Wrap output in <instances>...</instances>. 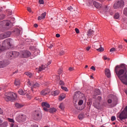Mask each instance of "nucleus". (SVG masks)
Segmentation results:
<instances>
[{
    "label": "nucleus",
    "instance_id": "cd10ccee",
    "mask_svg": "<svg viewBox=\"0 0 127 127\" xmlns=\"http://www.w3.org/2000/svg\"><path fill=\"white\" fill-rule=\"evenodd\" d=\"M49 111L50 113L53 114V113L56 112L57 110L55 108H50Z\"/></svg>",
    "mask_w": 127,
    "mask_h": 127
},
{
    "label": "nucleus",
    "instance_id": "3c124183",
    "mask_svg": "<svg viewBox=\"0 0 127 127\" xmlns=\"http://www.w3.org/2000/svg\"><path fill=\"white\" fill-rule=\"evenodd\" d=\"M27 9L28 10V11H29V12H32V11H31V8L30 7H28L27 8Z\"/></svg>",
    "mask_w": 127,
    "mask_h": 127
},
{
    "label": "nucleus",
    "instance_id": "f3484780",
    "mask_svg": "<svg viewBox=\"0 0 127 127\" xmlns=\"http://www.w3.org/2000/svg\"><path fill=\"white\" fill-rule=\"evenodd\" d=\"M42 106L43 108H50V104L47 102H44L42 103Z\"/></svg>",
    "mask_w": 127,
    "mask_h": 127
},
{
    "label": "nucleus",
    "instance_id": "79ce46f5",
    "mask_svg": "<svg viewBox=\"0 0 127 127\" xmlns=\"http://www.w3.org/2000/svg\"><path fill=\"white\" fill-rule=\"evenodd\" d=\"M97 50V51H99V52H101L102 51H104V48H103L102 47H100L99 49H98Z\"/></svg>",
    "mask_w": 127,
    "mask_h": 127
},
{
    "label": "nucleus",
    "instance_id": "ddd939ff",
    "mask_svg": "<svg viewBox=\"0 0 127 127\" xmlns=\"http://www.w3.org/2000/svg\"><path fill=\"white\" fill-rule=\"evenodd\" d=\"M49 93H50V90L48 88H46L41 91V94H42V96H45L47 95V94H49Z\"/></svg>",
    "mask_w": 127,
    "mask_h": 127
},
{
    "label": "nucleus",
    "instance_id": "f257e3e1",
    "mask_svg": "<svg viewBox=\"0 0 127 127\" xmlns=\"http://www.w3.org/2000/svg\"><path fill=\"white\" fill-rule=\"evenodd\" d=\"M115 73L121 82L124 85H127V70L126 65L124 64L117 65L115 68Z\"/></svg>",
    "mask_w": 127,
    "mask_h": 127
},
{
    "label": "nucleus",
    "instance_id": "412c9836",
    "mask_svg": "<svg viewBox=\"0 0 127 127\" xmlns=\"http://www.w3.org/2000/svg\"><path fill=\"white\" fill-rule=\"evenodd\" d=\"M80 40L82 44H86V43L88 42V40L85 39V38L84 37H80Z\"/></svg>",
    "mask_w": 127,
    "mask_h": 127
},
{
    "label": "nucleus",
    "instance_id": "6ab92c4d",
    "mask_svg": "<svg viewBox=\"0 0 127 127\" xmlns=\"http://www.w3.org/2000/svg\"><path fill=\"white\" fill-rule=\"evenodd\" d=\"M46 16V12H45L41 15V16H39L38 18V20H42V19H44L45 18V17Z\"/></svg>",
    "mask_w": 127,
    "mask_h": 127
},
{
    "label": "nucleus",
    "instance_id": "4468645a",
    "mask_svg": "<svg viewBox=\"0 0 127 127\" xmlns=\"http://www.w3.org/2000/svg\"><path fill=\"white\" fill-rule=\"evenodd\" d=\"M39 87H40V84L38 83H36L32 85L31 87V89L32 92H33V91H35L34 89H37V88H39Z\"/></svg>",
    "mask_w": 127,
    "mask_h": 127
},
{
    "label": "nucleus",
    "instance_id": "f8f14e48",
    "mask_svg": "<svg viewBox=\"0 0 127 127\" xmlns=\"http://www.w3.org/2000/svg\"><path fill=\"white\" fill-rule=\"evenodd\" d=\"M7 55L9 58L12 57H17L19 55V53L17 52H7Z\"/></svg>",
    "mask_w": 127,
    "mask_h": 127
},
{
    "label": "nucleus",
    "instance_id": "a19ab883",
    "mask_svg": "<svg viewBox=\"0 0 127 127\" xmlns=\"http://www.w3.org/2000/svg\"><path fill=\"white\" fill-rule=\"evenodd\" d=\"M64 54H65V51H64V50L61 51V52H60V55H64Z\"/></svg>",
    "mask_w": 127,
    "mask_h": 127
},
{
    "label": "nucleus",
    "instance_id": "423d86ee",
    "mask_svg": "<svg viewBox=\"0 0 127 127\" xmlns=\"http://www.w3.org/2000/svg\"><path fill=\"white\" fill-rule=\"evenodd\" d=\"M1 23H3L4 25L3 28L5 30H8L11 28V22L8 20H5L1 22Z\"/></svg>",
    "mask_w": 127,
    "mask_h": 127
},
{
    "label": "nucleus",
    "instance_id": "774afa93",
    "mask_svg": "<svg viewBox=\"0 0 127 127\" xmlns=\"http://www.w3.org/2000/svg\"><path fill=\"white\" fill-rule=\"evenodd\" d=\"M10 127H13V124H10Z\"/></svg>",
    "mask_w": 127,
    "mask_h": 127
},
{
    "label": "nucleus",
    "instance_id": "f03ea898",
    "mask_svg": "<svg viewBox=\"0 0 127 127\" xmlns=\"http://www.w3.org/2000/svg\"><path fill=\"white\" fill-rule=\"evenodd\" d=\"M4 99L6 102H14L17 99V95L12 92H7L5 94Z\"/></svg>",
    "mask_w": 127,
    "mask_h": 127
},
{
    "label": "nucleus",
    "instance_id": "4c0bfd02",
    "mask_svg": "<svg viewBox=\"0 0 127 127\" xmlns=\"http://www.w3.org/2000/svg\"><path fill=\"white\" fill-rule=\"evenodd\" d=\"M62 90H64V91H65V92H68V88H67V87H64V86H62L61 87Z\"/></svg>",
    "mask_w": 127,
    "mask_h": 127
},
{
    "label": "nucleus",
    "instance_id": "c756f323",
    "mask_svg": "<svg viewBox=\"0 0 127 127\" xmlns=\"http://www.w3.org/2000/svg\"><path fill=\"white\" fill-rule=\"evenodd\" d=\"M25 74L27 75L28 77H29V78H31L32 77V73L29 72H25Z\"/></svg>",
    "mask_w": 127,
    "mask_h": 127
},
{
    "label": "nucleus",
    "instance_id": "6e6d98bb",
    "mask_svg": "<svg viewBox=\"0 0 127 127\" xmlns=\"http://www.w3.org/2000/svg\"><path fill=\"white\" fill-rule=\"evenodd\" d=\"M43 110L45 111V112H48V111H49V110L47 109V107H43Z\"/></svg>",
    "mask_w": 127,
    "mask_h": 127
},
{
    "label": "nucleus",
    "instance_id": "e2e57ef3",
    "mask_svg": "<svg viewBox=\"0 0 127 127\" xmlns=\"http://www.w3.org/2000/svg\"><path fill=\"white\" fill-rule=\"evenodd\" d=\"M118 48H119V49H123V45H119L118 46Z\"/></svg>",
    "mask_w": 127,
    "mask_h": 127
},
{
    "label": "nucleus",
    "instance_id": "0eeeda50",
    "mask_svg": "<svg viewBox=\"0 0 127 127\" xmlns=\"http://www.w3.org/2000/svg\"><path fill=\"white\" fill-rule=\"evenodd\" d=\"M111 99H109L107 100L108 104H112L113 103V106H117L118 105V98L116 96H115L113 95H110Z\"/></svg>",
    "mask_w": 127,
    "mask_h": 127
},
{
    "label": "nucleus",
    "instance_id": "2eb2a0df",
    "mask_svg": "<svg viewBox=\"0 0 127 127\" xmlns=\"http://www.w3.org/2000/svg\"><path fill=\"white\" fill-rule=\"evenodd\" d=\"M93 106L97 110H100V101H96L93 104Z\"/></svg>",
    "mask_w": 127,
    "mask_h": 127
},
{
    "label": "nucleus",
    "instance_id": "2f4dec72",
    "mask_svg": "<svg viewBox=\"0 0 127 127\" xmlns=\"http://www.w3.org/2000/svg\"><path fill=\"white\" fill-rule=\"evenodd\" d=\"M123 13L126 16H127V7L124 8L123 10Z\"/></svg>",
    "mask_w": 127,
    "mask_h": 127
},
{
    "label": "nucleus",
    "instance_id": "5fc2aeb1",
    "mask_svg": "<svg viewBox=\"0 0 127 127\" xmlns=\"http://www.w3.org/2000/svg\"><path fill=\"white\" fill-rule=\"evenodd\" d=\"M0 39H4L3 34H0Z\"/></svg>",
    "mask_w": 127,
    "mask_h": 127
},
{
    "label": "nucleus",
    "instance_id": "9b49d317",
    "mask_svg": "<svg viewBox=\"0 0 127 127\" xmlns=\"http://www.w3.org/2000/svg\"><path fill=\"white\" fill-rule=\"evenodd\" d=\"M9 64V62L8 60H4L0 61V68H4L6 66L8 65Z\"/></svg>",
    "mask_w": 127,
    "mask_h": 127
},
{
    "label": "nucleus",
    "instance_id": "603ef678",
    "mask_svg": "<svg viewBox=\"0 0 127 127\" xmlns=\"http://www.w3.org/2000/svg\"><path fill=\"white\" fill-rule=\"evenodd\" d=\"M67 9L70 10V11H72L73 10V7H72V6L68 7Z\"/></svg>",
    "mask_w": 127,
    "mask_h": 127
},
{
    "label": "nucleus",
    "instance_id": "393cba45",
    "mask_svg": "<svg viewBox=\"0 0 127 127\" xmlns=\"http://www.w3.org/2000/svg\"><path fill=\"white\" fill-rule=\"evenodd\" d=\"M93 33H94V31H93V30H89V31H88L87 32V36L88 37H90V36H91V35H93Z\"/></svg>",
    "mask_w": 127,
    "mask_h": 127
},
{
    "label": "nucleus",
    "instance_id": "338daca9",
    "mask_svg": "<svg viewBox=\"0 0 127 127\" xmlns=\"http://www.w3.org/2000/svg\"><path fill=\"white\" fill-rule=\"evenodd\" d=\"M56 37H59L60 36V34H57L56 35Z\"/></svg>",
    "mask_w": 127,
    "mask_h": 127
},
{
    "label": "nucleus",
    "instance_id": "8fccbe9b",
    "mask_svg": "<svg viewBox=\"0 0 127 127\" xmlns=\"http://www.w3.org/2000/svg\"><path fill=\"white\" fill-rule=\"evenodd\" d=\"M34 54L35 56H37V55H38V51H35L34 52Z\"/></svg>",
    "mask_w": 127,
    "mask_h": 127
},
{
    "label": "nucleus",
    "instance_id": "bb28decb",
    "mask_svg": "<svg viewBox=\"0 0 127 127\" xmlns=\"http://www.w3.org/2000/svg\"><path fill=\"white\" fill-rule=\"evenodd\" d=\"M114 18H115V19H119L120 18V13H116L114 14Z\"/></svg>",
    "mask_w": 127,
    "mask_h": 127
},
{
    "label": "nucleus",
    "instance_id": "20e7f679",
    "mask_svg": "<svg viewBox=\"0 0 127 127\" xmlns=\"http://www.w3.org/2000/svg\"><path fill=\"white\" fill-rule=\"evenodd\" d=\"M125 6V1L123 0H118L116 1L113 5V7L115 9L118 8H122Z\"/></svg>",
    "mask_w": 127,
    "mask_h": 127
},
{
    "label": "nucleus",
    "instance_id": "0e129e2a",
    "mask_svg": "<svg viewBox=\"0 0 127 127\" xmlns=\"http://www.w3.org/2000/svg\"><path fill=\"white\" fill-rule=\"evenodd\" d=\"M31 127H38V125H33L31 126Z\"/></svg>",
    "mask_w": 127,
    "mask_h": 127
},
{
    "label": "nucleus",
    "instance_id": "c9c22d12",
    "mask_svg": "<svg viewBox=\"0 0 127 127\" xmlns=\"http://www.w3.org/2000/svg\"><path fill=\"white\" fill-rule=\"evenodd\" d=\"M8 121L9 122V123H12L11 124H13V126H14V120L13 119L8 118Z\"/></svg>",
    "mask_w": 127,
    "mask_h": 127
},
{
    "label": "nucleus",
    "instance_id": "473e14b6",
    "mask_svg": "<svg viewBox=\"0 0 127 127\" xmlns=\"http://www.w3.org/2000/svg\"><path fill=\"white\" fill-rule=\"evenodd\" d=\"M79 120L82 121L84 119V115L83 114H79L78 116Z\"/></svg>",
    "mask_w": 127,
    "mask_h": 127
},
{
    "label": "nucleus",
    "instance_id": "4d7b16f0",
    "mask_svg": "<svg viewBox=\"0 0 127 127\" xmlns=\"http://www.w3.org/2000/svg\"><path fill=\"white\" fill-rule=\"evenodd\" d=\"M75 108L76 109H77V110H79V111H82V109L78 107V105H75Z\"/></svg>",
    "mask_w": 127,
    "mask_h": 127
},
{
    "label": "nucleus",
    "instance_id": "09e8293b",
    "mask_svg": "<svg viewBox=\"0 0 127 127\" xmlns=\"http://www.w3.org/2000/svg\"><path fill=\"white\" fill-rule=\"evenodd\" d=\"M113 51H116V48H112L110 49V52H113Z\"/></svg>",
    "mask_w": 127,
    "mask_h": 127
},
{
    "label": "nucleus",
    "instance_id": "37998d69",
    "mask_svg": "<svg viewBox=\"0 0 127 127\" xmlns=\"http://www.w3.org/2000/svg\"><path fill=\"white\" fill-rule=\"evenodd\" d=\"M39 3H40V4H44V0H39Z\"/></svg>",
    "mask_w": 127,
    "mask_h": 127
},
{
    "label": "nucleus",
    "instance_id": "a211bd4d",
    "mask_svg": "<svg viewBox=\"0 0 127 127\" xmlns=\"http://www.w3.org/2000/svg\"><path fill=\"white\" fill-rule=\"evenodd\" d=\"M93 4L96 8H101L102 7V4H100L99 2L97 1H94Z\"/></svg>",
    "mask_w": 127,
    "mask_h": 127
},
{
    "label": "nucleus",
    "instance_id": "39448f33",
    "mask_svg": "<svg viewBox=\"0 0 127 127\" xmlns=\"http://www.w3.org/2000/svg\"><path fill=\"white\" fill-rule=\"evenodd\" d=\"M33 118H34V120H36V121H39V120L42 119V114L39 111H34L33 114Z\"/></svg>",
    "mask_w": 127,
    "mask_h": 127
},
{
    "label": "nucleus",
    "instance_id": "e433bc0d",
    "mask_svg": "<svg viewBox=\"0 0 127 127\" xmlns=\"http://www.w3.org/2000/svg\"><path fill=\"white\" fill-rule=\"evenodd\" d=\"M83 103H84V101H83V100H80L78 102V106H82V105H83Z\"/></svg>",
    "mask_w": 127,
    "mask_h": 127
},
{
    "label": "nucleus",
    "instance_id": "dca6fc26",
    "mask_svg": "<svg viewBox=\"0 0 127 127\" xmlns=\"http://www.w3.org/2000/svg\"><path fill=\"white\" fill-rule=\"evenodd\" d=\"M11 35V32H10V31H7L3 33V36L4 37V39L7 38V37H9Z\"/></svg>",
    "mask_w": 127,
    "mask_h": 127
},
{
    "label": "nucleus",
    "instance_id": "a18cd8bd",
    "mask_svg": "<svg viewBox=\"0 0 127 127\" xmlns=\"http://www.w3.org/2000/svg\"><path fill=\"white\" fill-rule=\"evenodd\" d=\"M59 84L60 85H61V86H64V82L62 80H61L60 81Z\"/></svg>",
    "mask_w": 127,
    "mask_h": 127
},
{
    "label": "nucleus",
    "instance_id": "052dcab7",
    "mask_svg": "<svg viewBox=\"0 0 127 127\" xmlns=\"http://www.w3.org/2000/svg\"><path fill=\"white\" fill-rule=\"evenodd\" d=\"M90 69H91L92 70H93V71H96V68L94 66H91Z\"/></svg>",
    "mask_w": 127,
    "mask_h": 127
},
{
    "label": "nucleus",
    "instance_id": "f704fd0d",
    "mask_svg": "<svg viewBox=\"0 0 127 127\" xmlns=\"http://www.w3.org/2000/svg\"><path fill=\"white\" fill-rule=\"evenodd\" d=\"M59 108H60V109H62L63 111V110H64V104H63V103H61L60 106H59Z\"/></svg>",
    "mask_w": 127,
    "mask_h": 127
},
{
    "label": "nucleus",
    "instance_id": "de8ad7c7",
    "mask_svg": "<svg viewBox=\"0 0 127 127\" xmlns=\"http://www.w3.org/2000/svg\"><path fill=\"white\" fill-rule=\"evenodd\" d=\"M35 100H36V101H39V102H41L42 101V100L41 99H40L38 97H36L35 98Z\"/></svg>",
    "mask_w": 127,
    "mask_h": 127
},
{
    "label": "nucleus",
    "instance_id": "aec40b11",
    "mask_svg": "<svg viewBox=\"0 0 127 127\" xmlns=\"http://www.w3.org/2000/svg\"><path fill=\"white\" fill-rule=\"evenodd\" d=\"M105 73L108 78H110L111 77V71L110 69L108 68L105 69Z\"/></svg>",
    "mask_w": 127,
    "mask_h": 127
},
{
    "label": "nucleus",
    "instance_id": "7ed1b4c3",
    "mask_svg": "<svg viewBox=\"0 0 127 127\" xmlns=\"http://www.w3.org/2000/svg\"><path fill=\"white\" fill-rule=\"evenodd\" d=\"M5 44H7L8 46H11V44H12V40L8 38L4 40L2 45L0 44V52H2V51L5 50Z\"/></svg>",
    "mask_w": 127,
    "mask_h": 127
},
{
    "label": "nucleus",
    "instance_id": "680f3d73",
    "mask_svg": "<svg viewBox=\"0 0 127 127\" xmlns=\"http://www.w3.org/2000/svg\"><path fill=\"white\" fill-rule=\"evenodd\" d=\"M2 114H3V111L0 108V115H2Z\"/></svg>",
    "mask_w": 127,
    "mask_h": 127
},
{
    "label": "nucleus",
    "instance_id": "58836bf2",
    "mask_svg": "<svg viewBox=\"0 0 127 127\" xmlns=\"http://www.w3.org/2000/svg\"><path fill=\"white\" fill-rule=\"evenodd\" d=\"M95 92L96 93V95H100L101 94V91L100 89H96Z\"/></svg>",
    "mask_w": 127,
    "mask_h": 127
},
{
    "label": "nucleus",
    "instance_id": "5701e85b",
    "mask_svg": "<svg viewBox=\"0 0 127 127\" xmlns=\"http://www.w3.org/2000/svg\"><path fill=\"white\" fill-rule=\"evenodd\" d=\"M66 98V95L65 94H62L60 95V98H59V101H62Z\"/></svg>",
    "mask_w": 127,
    "mask_h": 127
},
{
    "label": "nucleus",
    "instance_id": "69168bd1",
    "mask_svg": "<svg viewBox=\"0 0 127 127\" xmlns=\"http://www.w3.org/2000/svg\"><path fill=\"white\" fill-rule=\"evenodd\" d=\"M103 59H104V60H107V59H108V58H107L106 56H104L103 57Z\"/></svg>",
    "mask_w": 127,
    "mask_h": 127
},
{
    "label": "nucleus",
    "instance_id": "ea45409f",
    "mask_svg": "<svg viewBox=\"0 0 127 127\" xmlns=\"http://www.w3.org/2000/svg\"><path fill=\"white\" fill-rule=\"evenodd\" d=\"M108 10H109V8H108V6H105L104 7V11L105 12H108Z\"/></svg>",
    "mask_w": 127,
    "mask_h": 127
},
{
    "label": "nucleus",
    "instance_id": "1a4fd4ad",
    "mask_svg": "<svg viewBox=\"0 0 127 127\" xmlns=\"http://www.w3.org/2000/svg\"><path fill=\"white\" fill-rule=\"evenodd\" d=\"M19 54L23 58H28V57L31 56V53L28 51H21L20 53H19Z\"/></svg>",
    "mask_w": 127,
    "mask_h": 127
},
{
    "label": "nucleus",
    "instance_id": "4be33fe9",
    "mask_svg": "<svg viewBox=\"0 0 127 127\" xmlns=\"http://www.w3.org/2000/svg\"><path fill=\"white\" fill-rule=\"evenodd\" d=\"M51 94L52 96H58V95L60 94V91H59V90H55L52 91Z\"/></svg>",
    "mask_w": 127,
    "mask_h": 127
},
{
    "label": "nucleus",
    "instance_id": "a878e982",
    "mask_svg": "<svg viewBox=\"0 0 127 127\" xmlns=\"http://www.w3.org/2000/svg\"><path fill=\"white\" fill-rule=\"evenodd\" d=\"M15 106L16 108H17V109H20L21 108H22V107H23V104H19L18 103H16L15 104Z\"/></svg>",
    "mask_w": 127,
    "mask_h": 127
},
{
    "label": "nucleus",
    "instance_id": "13d9d810",
    "mask_svg": "<svg viewBox=\"0 0 127 127\" xmlns=\"http://www.w3.org/2000/svg\"><path fill=\"white\" fill-rule=\"evenodd\" d=\"M87 51H89L91 49V46H88L86 48Z\"/></svg>",
    "mask_w": 127,
    "mask_h": 127
},
{
    "label": "nucleus",
    "instance_id": "9d476101",
    "mask_svg": "<svg viewBox=\"0 0 127 127\" xmlns=\"http://www.w3.org/2000/svg\"><path fill=\"white\" fill-rule=\"evenodd\" d=\"M81 92L77 91L75 93L74 95L73 96V102L74 103H77V101L80 100L81 98Z\"/></svg>",
    "mask_w": 127,
    "mask_h": 127
},
{
    "label": "nucleus",
    "instance_id": "49530a36",
    "mask_svg": "<svg viewBox=\"0 0 127 127\" xmlns=\"http://www.w3.org/2000/svg\"><path fill=\"white\" fill-rule=\"evenodd\" d=\"M27 85H28V86H32V85H33V84H32V83H31V82H30V81H28V82H27Z\"/></svg>",
    "mask_w": 127,
    "mask_h": 127
},
{
    "label": "nucleus",
    "instance_id": "c85d7f7f",
    "mask_svg": "<svg viewBox=\"0 0 127 127\" xmlns=\"http://www.w3.org/2000/svg\"><path fill=\"white\" fill-rule=\"evenodd\" d=\"M14 84L15 86H19L20 85V80L17 79L15 80Z\"/></svg>",
    "mask_w": 127,
    "mask_h": 127
},
{
    "label": "nucleus",
    "instance_id": "6e6552de",
    "mask_svg": "<svg viewBox=\"0 0 127 127\" xmlns=\"http://www.w3.org/2000/svg\"><path fill=\"white\" fill-rule=\"evenodd\" d=\"M16 121L18 123H24L26 121L25 115L20 114L16 118Z\"/></svg>",
    "mask_w": 127,
    "mask_h": 127
},
{
    "label": "nucleus",
    "instance_id": "864d4df0",
    "mask_svg": "<svg viewBox=\"0 0 127 127\" xmlns=\"http://www.w3.org/2000/svg\"><path fill=\"white\" fill-rule=\"evenodd\" d=\"M75 32H76V33H80V31L79 30V29L77 28H76L75 29Z\"/></svg>",
    "mask_w": 127,
    "mask_h": 127
},
{
    "label": "nucleus",
    "instance_id": "72a5a7b5",
    "mask_svg": "<svg viewBox=\"0 0 127 127\" xmlns=\"http://www.w3.org/2000/svg\"><path fill=\"white\" fill-rule=\"evenodd\" d=\"M44 69H45V66H44V65H41L39 68V71L41 72V71H43V70H44Z\"/></svg>",
    "mask_w": 127,
    "mask_h": 127
},
{
    "label": "nucleus",
    "instance_id": "bf43d9fd",
    "mask_svg": "<svg viewBox=\"0 0 127 127\" xmlns=\"http://www.w3.org/2000/svg\"><path fill=\"white\" fill-rule=\"evenodd\" d=\"M102 100V97H101V96H98V97H97V100H96V101H101Z\"/></svg>",
    "mask_w": 127,
    "mask_h": 127
},
{
    "label": "nucleus",
    "instance_id": "b1692460",
    "mask_svg": "<svg viewBox=\"0 0 127 127\" xmlns=\"http://www.w3.org/2000/svg\"><path fill=\"white\" fill-rule=\"evenodd\" d=\"M18 93L19 95H21L22 96H24V95H25V92H24V91H23L22 89H19Z\"/></svg>",
    "mask_w": 127,
    "mask_h": 127
},
{
    "label": "nucleus",
    "instance_id": "c03bdc74",
    "mask_svg": "<svg viewBox=\"0 0 127 127\" xmlns=\"http://www.w3.org/2000/svg\"><path fill=\"white\" fill-rule=\"evenodd\" d=\"M111 120L112 121V122H114V121H116V116L111 117Z\"/></svg>",
    "mask_w": 127,
    "mask_h": 127
},
{
    "label": "nucleus",
    "instance_id": "7c9ffc66",
    "mask_svg": "<svg viewBox=\"0 0 127 127\" xmlns=\"http://www.w3.org/2000/svg\"><path fill=\"white\" fill-rule=\"evenodd\" d=\"M7 127V122H4L0 125V127Z\"/></svg>",
    "mask_w": 127,
    "mask_h": 127
}]
</instances>
